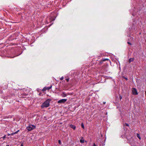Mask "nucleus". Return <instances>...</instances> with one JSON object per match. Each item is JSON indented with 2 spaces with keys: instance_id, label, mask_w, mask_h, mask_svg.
Segmentation results:
<instances>
[{
  "instance_id": "nucleus-1",
  "label": "nucleus",
  "mask_w": 146,
  "mask_h": 146,
  "mask_svg": "<svg viewBox=\"0 0 146 146\" xmlns=\"http://www.w3.org/2000/svg\"><path fill=\"white\" fill-rule=\"evenodd\" d=\"M50 99H48L42 103L41 106L42 108H47L49 106L50 103L51 101Z\"/></svg>"
},
{
  "instance_id": "nucleus-2",
  "label": "nucleus",
  "mask_w": 146,
  "mask_h": 146,
  "mask_svg": "<svg viewBox=\"0 0 146 146\" xmlns=\"http://www.w3.org/2000/svg\"><path fill=\"white\" fill-rule=\"evenodd\" d=\"M36 126L32 125H29L27 127V129L29 131H32L36 128Z\"/></svg>"
},
{
  "instance_id": "nucleus-3",
  "label": "nucleus",
  "mask_w": 146,
  "mask_h": 146,
  "mask_svg": "<svg viewBox=\"0 0 146 146\" xmlns=\"http://www.w3.org/2000/svg\"><path fill=\"white\" fill-rule=\"evenodd\" d=\"M132 91L133 94L134 95H137L138 94L137 90L135 88H133L132 89Z\"/></svg>"
},
{
  "instance_id": "nucleus-4",
  "label": "nucleus",
  "mask_w": 146,
  "mask_h": 146,
  "mask_svg": "<svg viewBox=\"0 0 146 146\" xmlns=\"http://www.w3.org/2000/svg\"><path fill=\"white\" fill-rule=\"evenodd\" d=\"M67 100L66 99H62L58 101V104L64 103L67 101Z\"/></svg>"
},
{
  "instance_id": "nucleus-5",
  "label": "nucleus",
  "mask_w": 146,
  "mask_h": 146,
  "mask_svg": "<svg viewBox=\"0 0 146 146\" xmlns=\"http://www.w3.org/2000/svg\"><path fill=\"white\" fill-rule=\"evenodd\" d=\"M52 86H51L49 87H44L43 89L42 90L43 91H46L47 90H49L50 89L52 88Z\"/></svg>"
},
{
  "instance_id": "nucleus-6",
  "label": "nucleus",
  "mask_w": 146,
  "mask_h": 146,
  "mask_svg": "<svg viewBox=\"0 0 146 146\" xmlns=\"http://www.w3.org/2000/svg\"><path fill=\"white\" fill-rule=\"evenodd\" d=\"M61 96L62 97H66L67 96V95L66 94L65 92H63L62 94H61Z\"/></svg>"
},
{
  "instance_id": "nucleus-7",
  "label": "nucleus",
  "mask_w": 146,
  "mask_h": 146,
  "mask_svg": "<svg viewBox=\"0 0 146 146\" xmlns=\"http://www.w3.org/2000/svg\"><path fill=\"white\" fill-rule=\"evenodd\" d=\"M83 139V137H82V139H80V142L81 143H84V139Z\"/></svg>"
},
{
  "instance_id": "nucleus-8",
  "label": "nucleus",
  "mask_w": 146,
  "mask_h": 146,
  "mask_svg": "<svg viewBox=\"0 0 146 146\" xmlns=\"http://www.w3.org/2000/svg\"><path fill=\"white\" fill-rule=\"evenodd\" d=\"M134 60V58H130L129 60V62H132Z\"/></svg>"
},
{
  "instance_id": "nucleus-9",
  "label": "nucleus",
  "mask_w": 146,
  "mask_h": 146,
  "mask_svg": "<svg viewBox=\"0 0 146 146\" xmlns=\"http://www.w3.org/2000/svg\"><path fill=\"white\" fill-rule=\"evenodd\" d=\"M137 137L139 139H141V137L139 134V133H137L136 134Z\"/></svg>"
},
{
  "instance_id": "nucleus-10",
  "label": "nucleus",
  "mask_w": 146,
  "mask_h": 146,
  "mask_svg": "<svg viewBox=\"0 0 146 146\" xmlns=\"http://www.w3.org/2000/svg\"><path fill=\"white\" fill-rule=\"evenodd\" d=\"M71 127L74 129H76V126L74 125H71Z\"/></svg>"
},
{
  "instance_id": "nucleus-11",
  "label": "nucleus",
  "mask_w": 146,
  "mask_h": 146,
  "mask_svg": "<svg viewBox=\"0 0 146 146\" xmlns=\"http://www.w3.org/2000/svg\"><path fill=\"white\" fill-rule=\"evenodd\" d=\"M81 126L83 128H84V125L83 123H82L81 125Z\"/></svg>"
},
{
  "instance_id": "nucleus-12",
  "label": "nucleus",
  "mask_w": 146,
  "mask_h": 146,
  "mask_svg": "<svg viewBox=\"0 0 146 146\" xmlns=\"http://www.w3.org/2000/svg\"><path fill=\"white\" fill-rule=\"evenodd\" d=\"M63 79H64V77L63 76H62L60 78V79L61 80H62Z\"/></svg>"
},
{
  "instance_id": "nucleus-13",
  "label": "nucleus",
  "mask_w": 146,
  "mask_h": 146,
  "mask_svg": "<svg viewBox=\"0 0 146 146\" xmlns=\"http://www.w3.org/2000/svg\"><path fill=\"white\" fill-rule=\"evenodd\" d=\"M102 62H103L104 61H106V60H105V58H103L102 59Z\"/></svg>"
},
{
  "instance_id": "nucleus-14",
  "label": "nucleus",
  "mask_w": 146,
  "mask_h": 146,
  "mask_svg": "<svg viewBox=\"0 0 146 146\" xmlns=\"http://www.w3.org/2000/svg\"><path fill=\"white\" fill-rule=\"evenodd\" d=\"M103 62H102V60H101L100 62H99V64H102Z\"/></svg>"
},
{
  "instance_id": "nucleus-15",
  "label": "nucleus",
  "mask_w": 146,
  "mask_h": 146,
  "mask_svg": "<svg viewBox=\"0 0 146 146\" xmlns=\"http://www.w3.org/2000/svg\"><path fill=\"white\" fill-rule=\"evenodd\" d=\"M58 142L60 144H61V141L60 140H58Z\"/></svg>"
},
{
  "instance_id": "nucleus-16",
  "label": "nucleus",
  "mask_w": 146,
  "mask_h": 146,
  "mask_svg": "<svg viewBox=\"0 0 146 146\" xmlns=\"http://www.w3.org/2000/svg\"><path fill=\"white\" fill-rule=\"evenodd\" d=\"M123 78H125L126 80H128L127 78L125 77H124V76H123Z\"/></svg>"
},
{
  "instance_id": "nucleus-17",
  "label": "nucleus",
  "mask_w": 146,
  "mask_h": 146,
  "mask_svg": "<svg viewBox=\"0 0 146 146\" xmlns=\"http://www.w3.org/2000/svg\"><path fill=\"white\" fill-rule=\"evenodd\" d=\"M69 78H66V81L67 82H68L69 81Z\"/></svg>"
},
{
  "instance_id": "nucleus-18",
  "label": "nucleus",
  "mask_w": 146,
  "mask_h": 146,
  "mask_svg": "<svg viewBox=\"0 0 146 146\" xmlns=\"http://www.w3.org/2000/svg\"><path fill=\"white\" fill-rule=\"evenodd\" d=\"M125 125L127 126H129V125L128 124V123H125Z\"/></svg>"
},
{
  "instance_id": "nucleus-19",
  "label": "nucleus",
  "mask_w": 146,
  "mask_h": 146,
  "mask_svg": "<svg viewBox=\"0 0 146 146\" xmlns=\"http://www.w3.org/2000/svg\"><path fill=\"white\" fill-rule=\"evenodd\" d=\"M127 43H128V44H130V45H131V43L130 42H127Z\"/></svg>"
},
{
  "instance_id": "nucleus-20",
  "label": "nucleus",
  "mask_w": 146,
  "mask_h": 146,
  "mask_svg": "<svg viewBox=\"0 0 146 146\" xmlns=\"http://www.w3.org/2000/svg\"><path fill=\"white\" fill-rule=\"evenodd\" d=\"M14 134H15L14 133H11V135H14Z\"/></svg>"
},
{
  "instance_id": "nucleus-21",
  "label": "nucleus",
  "mask_w": 146,
  "mask_h": 146,
  "mask_svg": "<svg viewBox=\"0 0 146 146\" xmlns=\"http://www.w3.org/2000/svg\"><path fill=\"white\" fill-rule=\"evenodd\" d=\"M18 133L16 131L15 132H14V133L15 134H17Z\"/></svg>"
},
{
  "instance_id": "nucleus-22",
  "label": "nucleus",
  "mask_w": 146,
  "mask_h": 146,
  "mask_svg": "<svg viewBox=\"0 0 146 146\" xmlns=\"http://www.w3.org/2000/svg\"><path fill=\"white\" fill-rule=\"evenodd\" d=\"M105 60H109V59L108 58H105Z\"/></svg>"
},
{
  "instance_id": "nucleus-23",
  "label": "nucleus",
  "mask_w": 146,
  "mask_h": 146,
  "mask_svg": "<svg viewBox=\"0 0 146 146\" xmlns=\"http://www.w3.org/2000/svg\"><path fill=\"white\" fill-rule=\"evenodd\" d=\"M11 135V134H9H9H8V136H10V135Z\"/></svg>"
},
{
  "instance_id": "nucleus-24",
  "label": "nucleus",
  "mask_w": 146,
  "mask_h": 146,
  "mask_svg": "<svg viewBox=\"0 0 146 146\" xmlns=\"http://www.w3.org/2000/svg\"><path fill=\"white\" fill-rule=\"evenodd\" d=\"M106 102H103V104H106Z\"/></svg>"
},
{
  "instance_id": "nucleus-25",
  "label": "nucleus",
  "mask_w": 146,
  "mask_h": 146,
  "mask_svg": "<svg viewBox=\"0 0 146 146\" xmlns=\"http://www.w3.org/2000/svg\"><path fill=\"white\" fill-rule=\"evenodd\" d=\"M93 146H96V144L95 143H94L93 144Z\"/></svg>"
},
{
  "instance_id": "nucleus-26",
  "label": "nucleus",
  "mask_w": 146,
  "mask_h": 146,
  "mask_svg": "<svg viewBox=\"0 0 146 146\" xmlns=\"http://www.w3.org/2000/svg\"><path fill=\"white\" fill-rule=\"evenodd\" d=\"M20 146H23V144H21Z\"/></svg>"
},
{
  "instance_id": "nucleus-27",
  "label": "nucleus",
  "mask_w": 146,
  "mask_h": 146,
  "mask_svg": "<svg viewBox=\"0 0 146 146\" xmlns=\"http://www.w3.org/2000/svg\"><path fill=\"white\" fill-rule=\"evenodd\" d=\"M19 130H18L17 131V133H18V132H19Z\"/></svg>"
},
{
  "instance_id": "nucleus-28",
  "label": "nucleus",
  "mask_w": 146,
  "mask_h": 146,
  "mask_svg": "<svg viewBox=\"0 0 146 146\" xmlns=\"http://www.w3.org/2000/svg\"><path fill=\"white\" fill-rule=\"evenodd\" d=\"M6 146H9V145H7Z\"/></svg>"
},
{
  "instance_id": "nucleus-29",
  "label": "nucleus",
  "mask_w": 146,
  "mask_h": 146,
  "mask_svg": "<svg viewBox=\"0 0 146 146\" xmlns=\"http://www.w3.org/2000/svg\"><path fill=\"white\" fill-rule=\"evenodd\" d=\"M145 41H146V39Z\"/></svg>"
}]
</instances>
